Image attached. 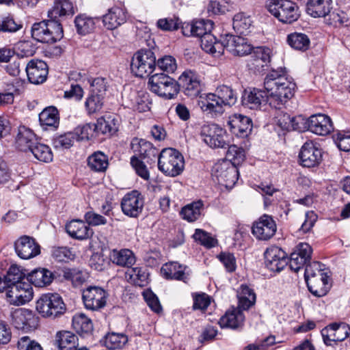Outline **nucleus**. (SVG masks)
<instances>
[{
  "mask_svg": "<svg viewBox=\"0 0 350 350\" xmlns=\"http://www.w3.org/2000/svg\"><path fill=\"white\" fill-rule=\"evenodd\" d=\"M178 85L184 93L191 97L197 96L200 91V79L199 75L194 71L186 70L178 79Z\"/></svg>",
  "mask_w": 350,
  "mask_h": 350,
  "instance_id": "412c9836",
  "label": "nucleus"
},
{
  "mask_svg": "<svg viewBox=\"0 0 350 350\" xmlns=\"http://www.w3.org/2000/svg\"><path fill=\"white\" fill-rule=\"evenodd\" d=\"M79 338L70 331H59L55 336V344L59 350H73L78 346Z\"/></svg>",
  "mask_w": 350,
  "mask_h": 350,
  "instance_id": "79ce46f5",
  "label": "nucleus"
},
{
  "mask_svg": "<svg viewBox=\"0 0 350 350\" xmlns=\"http://www.w3.org/2000/svg\"><path fill=\"white\" fill-rule=\"evenodd\" d=\"M150 90L159 96L171 99L179 92L178 83L172 78L163 73H157L149 78Z\"/></svg>",
  "mask_w": 350,
  "mask_h": 350,
  "instance_id": "0eeeda50",
  "label": "nucleus"
},
{
  "mask_svg": "<svg viewBox=\"0 0 350 350\" xmlns=\"http://www.w3.org/2000/svg\"><path fill=\"white\" fill-rule=\"evenodd\" d=\"M252 24L250 16L243 13H238L233 18V28L241 34H244Z\"/></svg>",
  "mask_w": 350,
  "mask_h": 350,
  "instance_id": "5fc2aeb1",
  "label": "nucleus"
},
{
  "mask_svg": "<svg viewBox=\"0 0 350 350\" xmlns=\"http://www.w3.org/2000/svg\"><path fill=\"white\" fill-rule=\"evenodd\" d=\"M300 164L305 167L318 166L323 160V151L312 141L306 142L301 146L299 154Z\"/></svg>",
  "mask_w": 350,
  "mask_h": 350,
  "instance_id": "f8f14e48",
  "label": "nucleus"
},
{
  "mask_svg": "<svg viewBox=\"0 0 350 350\" xmlns=\"http://www.w3.org/2000/svg\"><path fill=\"white\" fill-rule=\"evenodd\" d=\"M267 10L283 23H292L299 18L298 7L290 0H268Z\"/></svg>",
  "mask_w": 350,
  "mask_h": 350,
  "instance_id": "423d86ee",
  "label": "nucleus"
},
{
  "mask_svg": "<svg viewBox=\"0 0 350 350\" xmlns=\"http://www.w3.org/2000/svg\"><path fill=\"white\" fill-rule=\"evenodd\" d=\"M231 132L237 136H247L252 128V120L241 114H234L230 118L228 122Z\"/></svg>",
  "mask_w": 350,
  "mask_h": 350,
  "instance_id": "b1692460",
  "label": "nucleus"
},
{
  "mask_svg": "<svg viewBox=\"0 0 350 350\" xmlns=\"http://www.w3.org/2000/svg\"><path fill=\"white\" fill-rule=\"evenodd\" d=\"M31 36L38 42L54 43L63 38V28L59 21L49 18L34 23L31 27Z\"/></svg>",
  "mask_w": 350,
  "mask_h": 350,
  "instance_id": "7ed1b4c3",
  "label": "nucleus"
},
{
  "mask_svg": "<svg viewBox=\"0 0 350 350\" xmlns=\"http://www.w3.org/2000/svg\"><path fill=\"white\" fill-rule=\"evenodd\" d=\"M287 42L291 48L297 51H305L309 48L310 40L306 34L294 32L288 35Z\"/></svg>",
  "mask_w": 350,
  "mask_h": 350,
  "instance_id": "49530a36",
  "label": "nucleus"
},
{
  "mask_svg": "<svg viewBox=\"0 0 350 350\" xmlns=\"http://www.w3.org/2000/svg\"><path fill=\"white\" fill-rule=\"evenodd\" d=\"M37 142L36 135L30 129L25 126L18 127L16 144L20 150L25 152L29 150Z\"/></svg>",
  "mask_w": 350,
  "mask_h": 350,
  "instance_id": "473e14b6",
  "label": "nucleus"
},
{
  "mask_svg": "<svg viewBox=\"0 0 350 350\" xmlns=\"http://www.w3.org/2000/svg\"><path fill=\"white\" fill-rule=\"evenodd\" d=\"M110 260L118 266L127 267H132L135 262V256L133 252L129 249L120 250H113L109 254Z\"/></svg>",
  "mask_w": 350,
  "mask_h": 350,
  "instance_id": "c9c22d12",
  "label": "nucleus"
},
{
  "mask_svg": "<svg viewBox=\"0 0 350 350\" xmlns=\"http://www.w3.org/2000/svg\"><path fill=\"white\" fill-rule=\"evenodd\" d=\"M77 141L88 140L92 137L94 133L98 134L94 124H85L77 127L73 131Z\"/></svg>",
  "mask_w": 350,
  "mask_h": 350,
  "instance_id": "6e6d98bb",
  "label": "nucleus"
},
{
  "mask_svg": "<svg viewBox=\"0 0 350 350\" xmlns=\"http://www.w3.org/2000/svg\"><path fill=\"white\" fill-rule=\"evenodd\" d=\"M161 273L167 279H174L187 282L189 279V271L187 266L176 262L165 264L161 269Z\"/></svg>",
  "mask_w": 350,
  "mask_h": 350,
  "instance_id": "a878e982",
  "label": "nucleus"
},
{
  "mask_svg": "<svg viewBox=\"0 0 350 350\" xmlns=\"http://www.w3.org/2000/svg\"><path fill=\"white\" fill-rule=\"evenodd\" d=\"M11 323L18 329L30 332L38 326V318L29 310L17 308L11 312Z\"/></svg>",
  "mask_w": 350,
  "mask_h": 350,
  "instance_id": "ddd939ff",
  "label": "nucleus"
},
{
  "mask_svg": "<svg viewBox=\"0 0 350 350\" xmlns=\"http://www.w3.org/2000/svg\"><path fill=\"white\" fill-rule=\"evenodd\" d=\"M126 276L131 282L139 286H144L147 283L148 273L141 267H130L126 272Z\"/></svg>",
  "mask_w": 350,
  "mask_h": 350,
  "instance_id": "8fccbe9b",
  "label": "nucleus"
},
{
  "mask_svg": "<svg viewBox=\"0 0 350 350\" xmlns=\"http://www.w3.org/2000/svg\"><path fill=\"white\" fill-rule=\"evenodd\" d=\"M76 140L75 133L73 132H68L54 138L53 144L57 149H66L71 147Z\"/></svg>",
  "mask_w": 350,
  "mask_h": 350,
  "instance_id": "13d9d810",
  "label": "nucleus"
},
{
  "mask_svg": "<svg viewBox=\"0 0 350 350\" xmlns=\"http://www.w3.org/2000/svg\"><path fill=\"white\" fill-rule=\"evenodd\" d=\"M323 342L327 346L345 340L350 334V326L345 323H332L321 332Z\"/></svg>",
  "mask_w": 350,
  "mask_h": 350,
  "instance_id": "4468645a",
  "label": "nucleus"
},
{
  "mask_svg": "<svg viewBox=\"0 0 350 350\" xmlns=\"http://www.w3.org/2000/svg\"><path fill=\"white\" fill-rule=\"evenodd\" d=\"M131 147L136 157L146 159L147 163L154 161L157 157V150L152 144L145 139H133Z\"/></svg>",
  "mask_w": 350,
  "mask_h": 350,
  "instance_id": "5701e85b",
  "label": "nucleus"
},
{
  "mask_svg": "<svg viewBox=\"0 0 350 350\" xmlns=\"http://www.w3.org/2000/svg\"><path fill=\"white\" fill-rule=\"evenodd\" d=\"M127 336L122 334L109 333L103 338V345L109 350L120 349L127 342Z\"/></svg>",
  "mask_w": 350,
  "mask_h": 350,
  "instance_id": "09e8293b",
  "label": "nucleus"
},
{
  "mask_svg": "<svg viewBox=\"0 0 350 350\" xmlns=\"http://www.w3.org/2000/svg\"><path fill=\"white\" fill-rule=\"evenodd\" d=\"M143 296L148 306L156 313L162 310V307L157 295L150 290H146L143 293Z\"/></svg>",
  "mask_w": 350,
  "mask_h": 350,
  "instance_id": "69168bd1",
  "label": "nucleus"
},
{
  "mask_svg": "<svg viewBox=\"0 0 350 350\" xmlns=\"http://www.w3.org/2000/svg\"><path fill=\"white\" fill-rule=\"evenodd\" d=\"M267 103H269V97L265 89L245 90L242 96L243 105L251 109H260Z\"/></svg>",
  "mask_w": 350,
  "mask_h": 350,
  "instance_id": "a211bd4d",
  "label": "nucleus"
},
{
  "mask_svg": "<svg viewBox=\"0 0 350 350\" xmlns=\"http://www.w3.org/2000/svg\"><path fill=\"white\" fill-rule=\"evenodd\" d=\"M66 230L72 238L78 240L88 239L93 234L89 226L79 219L72 220L67 224Z\"/></svg>",
  "mask_w": 350,
  "mask_h": 350,
  "instance_id": "2f4dec72",
  "label": "nucleus"
},
{
  "mask_svg": "<svg viewBox=\"0 0 350 350\" xmlns=\"http://www.w3.org/2000/svg\"><path fill=\"white\" fill-rule=\"evenodd\" d=\"M26 273L16 265H12L7 273L5 288L7 301L12 305L21 306L30 301L33 296L30 283L24 282Z\"/></svg>",
  "mask_w": 350,
  "mask_h": 350,
  "instance_id": "f03ea898",
  "label": "nucleus"
},
{
  "mask_svg": "<svg viewBox=\"0 0 350 350\" xmlns=\"http://www.w3.org/2000/svg\"><path fill=\"white\" fill-rule=\"evenodd\" d=\"M131 164L135 169L138 176H139L144 180L149 179L150 174L144 161H142L135 156H133L131 158Z\"/></svg>",
  "mask_w": 350,
  "mask_h": 350,
  "instance_id": "338daca9",
  "label": "nucleus"
},
{
  "mask_svg": "<svg viewBox=\"0 0 350 350\" xmlns=\"http://www.w3.org/2000/svg\"><path fill=\"white\" fill-rule=\"evenodd\" d=\"M107 293L98 286H89L83 290L82 299L85 308L92 311H98L107 304Z\"/></svg>",
  "mask_w": 350,
  "mask_h": 350,
  "instance_id": "1a4fd4ad",
  "label": "nucleus"
},
{
  "mask_svg": "<svg viewBox=\"0 0 350 350\" xmlns=\"http://www.w3.org/2000/svg\"><path fill=\"white\" fill-rule=\"evenodd\" d=\"M335 140L340 150L350 151V131L340 132L336 134Z\"/></svg>",
  "mask_w": 350,
  "mask_h": 350,
  "instance_id": "774afa93",
  "label": "nucleus"
},
{
  "mask_svg": "<svg viewBox=\"0 0 350 350\" xmlns=\"http://www.w3.org/2000/svg\"><path fill=\"white\" fill-rule=\"evenodd\" d=\"M295 83L286 75V68L272 70L265 77L264 88L269 97V105L280 108L294 95Z\"/></svg>",
  "mask_w": 350,
  "mask_h": 350,
  "instance_id": "f257e3e1",
  "label": "nucleus"
},
{
  "mask_svg": "<svg viewBox=\"0 0 350 350\" xmlns=\"http://www.w3.org/2000/svg\"><path fill=\"white\" fill-rule=\"evenodd\" d=\"M17 349L18 350H43L38 342L27 336H21L18 338Z\"/></svg>",
  "mask_w": 350,
  "mask_h": 350,
  "instance_id": "680f3d73",
  "label": "nucleus"
},
{
  "mask_svg": "<svg viewBox=\"0 0 350 350\" xmlns=\"http://www.w3.org/2000/svg\"><path fill=\"white\" fill-rule=\"evenodd\" d=\"M126 21L125 11L119 7H113L108 10L103 16L104 26L108 29H114Z\"/></svg>",
  "mask_w": 350,
  "mask_h": 350,
  "instance_id": "c85d7f7f",
  "label": "nucleus"
},
{
  "mask_svg": "<svg viewBox=\"0 0 350 350\" xmlns=\"http://www.w3.org/2000/svg\"><path fill=\"white\" fill-rule=\"evenodd\" d=\"M22 26L15 22L10 16H3L0 19V32L13 33L19 30Z\"/></svg>",
  "mask_w": 350,
  "mask_h": 350,
  "instance_id": "e2e57ef3",
  "label": "nucleus"
},
{
  "mask_svg": "<svg viewBox=\"0 0 350 350\" xmlns=\"http://www.w3.org/2000/svg\"><path fill=\"white\" fill-rule=\"evenodd\" d=\"M214 94L224 107L232 106L236 103L237 100V94L230 87L227 85L219 86Z\"/></svg>",
  "mask_w": 350,
  "mask_h": 350,
  "instance_id": "a18cd8bd",
  "label": "nucleus"
},
{
  "mask_svg": "<svg viewBox=\"0 0 350 350\" xmlns=\"http://www.w3.org/2000/svg\"><path fill=\"white\" fill-rule=\"evenodd\" d=\"M252 57L254 59V67L260 70V68L267 66L271 62L272 51L266 46H258L254 48L251 52Z\"/></svg>",
  "mask_w": 350,
  "mask_h": 350,
  "instance_id": "a19ab883",
  "label": "nucleus"
},
{
  "mask_svg": "<svg viewBox=\"0 0 350 350\" xmlns=\"http://www.w3.org/2000/svg\"><path fill=\"white\" fill-rule=\"evenodd\" d=\"M202 207V201L193 202L184 206L180 211V215L183 219L189 222L194 221L200 216Z\"/></svg>",
  "mask_w": 350,
  "mask_h": 350,
  "instance_id": "de8ad7c7",
  "label": "nucleus"
},
{
  "mask_svg": "<svg viewBox=\"0 0 350 350\" xmlns=\"http://www.w3.org/2000/svg\"><path fill=\"white\" fill-rule=\"evenodd\" d=\"M264 255L265 265L270 271L280 272L288 264L286 252L278 247L267 248Z\"/></svg>",
  "mask_w": 350,
  "mask_h": 350,
  "instance_id": "f3484780",
  "label": "nucleus"
},
{
  "mask_svg": "<svg viewBox=\"0 0 350 350\" xmlns=\"http://www.w3.org/2000/svg\"><path fill=\"white\" fill-rule=\"evenodd\" d=\"M25 278L30 284L38 287L49 285L53 280V273L46 269H37L29 273Z\"/></svg>",
  "mask_w": 350,
  "mask_h": 350,
  "instance_id": "58836bf2",
  "label": "nucleus"
},
{
  "mask_svg": "<svg viewBox=\"0 0 350 350\" xmlns=\"http://www.w3.org/2000/svg\"><path fill=\"white\" fill-rule=\"evenodd\" d=\"M156 65L160 70L168 73H173L177 68L176 61L171 55H165L159 59Z\"/></svg>",
  "mask_w": 350,
  "mask_h": 350,
  "instance_id": "052dcab7",
  "label": "nucleus"
},
{
  "mask_svg": "<svg viewBox=\"0 0 350 350\" xmlns=\"http://www.w3.org/2000/svg\"><path fill=\"white\" fill-rule=\"evenodd\" d=\"M144 200L141 193L135 190L132 191L122 198L121 208L124 215L131 217H137L142 213Z\"/></svg>",
  "mask_w": 350,
  "mask_h": 350,
  "instance_id": "2eb2a0df",
  "label": "nucleus"
},
{
  "mask_svg": "<svg viewBox=\"0 0 350 350\" xmlns=\"http://www.w3.org/2000/svg\"><path fill=\"white\" fill-rule=\"evenodd\" d=\"M239 308L246 310L254 305L256 302V294L254 291L247 285L242 284L238 292Z\"/></svg>",
  "mask_w": 350,
  "mask_h": 350,
  "instance_id": "c03bdc74",
  "label": "nucleus"
},
{
  "mask_svg": "<svg viewBox=\"0 0 350 350\" xmlns=\"http://www.w3.org/2000/svg\"><path fill=\"white\" fill-rule=\"evenodd\" d=\"M17 255L22 259L32 258L40 253V245L29 236L20 237L14 243Z\"/></svg>",
  "mask_w": 350,
  "mask_h": 350,
  "instance_id": "6ab92c4d",
  "label": "nucleus"
},
{
  "mask_svg": "<svg viewBox=\"0 0 350 350\" xmlns=\"http://www.w3.org/2000/svg\"><path fill=\"white\" fill-rule=\"evenodd\" d=\"M72 325L75 332L82 337L91 335L93 331L92 320L83 313H77L73 316Z\"/></svg>",
  "mask_w": 350,
  "mask_h": 350,
  "instance_id": "e433bc0d",
  "label": "nucleus"
},
{
  "mask_svg": "<svg viewBox=\"0 0 350 350\" xmlns=\"http://www.w3.org/2000/svg\"><path fill=\"white\" fill-rule=\"evenodd\" d=\"M39 121L41 126L46 129L47 127L57 128L59 125L57 109L55 107H48L39 114Z\"/></svg>",
  "mask_w": 350,
  "mask_h": 350,
  "instance_id": "37998d69",
  "label": "nucleus"
},
{
  "mask_svg": "<svg viewBox=\"0 0 350 350\" xmlns=\"http://www.w3.org/2000/svg\"><path fill=\"white\" fill-rule=\"evenodd\" d=\"M156 67V57L150 49H141L133 55L131 68L137 77L148 76Z\"/></svg>",
  "mask_w": 350,
  "mask_h": 350,
  "instance_id": "6e6552de",
  "label": "nucleus"
},
{
  "mask_svg": "<svg viewBox=\"0 0 350 350\" xmlns=\"http://www.w3.org/2000/svg\"><path fill=\"white\" fill-rule=\"evenodd\" d=\"M183 155L174 148L163 149L158 158V167L163 174L170 176L179 175L184 169Z\"/></svg>",
  "mask_w": 350,
  "mask_h": 350,
  "instance_id": "39448f33",
  "label": "nucleus"
},
{
  "mask_svg": "<svg viewBox=\"0 0 350 350\" xmlns=\"http://www.w3.org/2000/svg\"><path fill=\"white\" fill-rule=\"evenodd\" d=\"M36 310L44 318L54 319L66 312V305L57 293L42 294L36 301Z\"/></svg>",
  "mask_w": 350,
  "mask_h": 350,
  "instance_id": "20e7f679",
  "label": "nucleus"
},
{
  "mask_svg": "<svg viewBox=\"0 0 350 350\" xmlns=\"http://www.w3.org/2000/svg\"><path fill=\"white\" fill-rule=\"evenodd\" d=\"M230 52L234 55L243 56L251 53L252 47L248 44L245 38L228 35L224 40V49Z\"/></svg>",
  "mask_w": 350,
  "mask_h": 350,
  "instance_id": "4be33fe9",
  "label": "nucleus"
},
{
  "mask_svg": "<svg viewBox=\"0 0 350 350\" xmlns=\"http://www.w3.org/2000/svg\"><path fill=\"white\" fill-rule=\"evenodd\" d=\"M89 167L96 172H103L108 166V159L105 154L100 152H95L89 157Z\"/></svg>",
  "mask_w": 350,
  "mask_h": 350,
  "instance_id": "603ef678",
  "label": "nucleus"
},
{
  "mask_svg": "<svg viewBox=\"0 0 350 350\" xmlns=\"http://www.w3.org/2000/svg\"><path fill=\"white\" fill-rule=\"evenodd\" d=\"M98 134H110L116 133L118 130L119 120L114 114H107L98 118L96 123L94 124Z\"/></svg>",
  "mask_w": 350,
  "mask_h": 350,
  "instance_id": "72a5a7b5",
  "label": "nucleus"
},
{
  "mask_svg": "<svg viewBox=\"0 0 350 350\" xmlns=\"http://www.w3.org/2000/svg\"><path fill=\"white\" fill-rule=\"evenodd\" d=\"M193 239L200 242L202 245L206 247L215 246L216 240L213 239L208 232L201 229H196L193 235Z\"/></svg>",
  "mask_w": 350,
  "mask_h": 350,
  "instance_id": "0e129e2a",
  "label": "nucleus"
},
{
  "mask_svg": "<svg viewBox=\"0 0 350 350\" xmlns=\"http://www.w3.org/2000/svg\"><path fill=\"white\" fill-rule=\"evenodd\" d=\"M75 12L73 3L70 0H55L53 8L48 11V17L57 21L58 17L72 16Z\"/></svg>",
  "mask_w": 350,
  "mask_h": 350,
  "instance_id": "f704fd0d",
  "label": "nucleus"
},
{
  "mask_svg": "<svg viewBox=\"0 0 350 350\" xmlns=\"http://www.w3.org/2000/svg\"><path fill=\"white\" fill-rule=\"evenodd\" d=\"M98 21V18H93L85 14L77 15L75 18V26L77 32L81 36L93 32L96 28V23Z\"/></svg>",
  "mask_w": 350,
  "mask_h": 350,
  "instance_id": "4c0bfd02",
  "label": "nucleus"
},
{
  "mask_svg": "<svg viewBox=\"0 0 350 350\" xmlns=\"http://www.w3.org/2000/svg\"><path fill=\"white\" fill-rule=\"evenodd\" d=\"M212 176L226 187H232L238 180V170L228 161H219L212 170Z\"/></svg>",
  "mask_w": 350,
  "mask_h": 350,
  "instance_id": "9d476101",
  "label": "nucleus"
},
{
  "mask_svg": "<svg viewBox=\"0 0 350 350\" xmlns=\"http://www.w3.org/2000/svg\"><path fill=\"white\" fill-rule=\"evenodd\" d=\"M29 81L33 84H40L46 79L49 68L47 64L42 60L31 59L25 67Z\"/></svg>",
  "mask_w": 350,
  "mask_h": 350,
  "instance_id": "aec40b11",
  "label": "nucleus"
},
{
  "mask_svg": "<svg viewBox=\"0 0 350 350\" xmlns=\"http://www.w3.org/2000/svg\"><path fill=\"white\" fill-rule=\"evenodd\" d=\"M29 151L33 154L36 159L40 161L49 163L53 160L52 151L51 148L45 144L37 142Z\"/></svg>",
  "mask_w": 350,
  "mask_h": 350,
  "instance_id": "3c124183",
  "label": "nucleus"
},
{
  "mask_svg": "<svg viewBox=\"0 0 350 350\" xmlns=\"http://www.w3.org/2000/svg\"><path fill=\"white\" fill-rule=\"evenodd\" d=\"M309 131L319 135H326L333 130L330 118L324 114H315L309 118Z\"/></svg>",
  "mask_w": 350,
  "mask_h": 350,
  "instance_id": "393cba45",
  "label": "nucleus"
},
{
  "mask_svg": "<svg viewBox=\"0 0 350 350\" xmlns=\"http://www.w3.org/2000/svg\"><path fill=\"white\" fill-rule=\"evenodd\" d=\"M227 146L228 150L226 154V159L225 161H230L234 166L241 164L245 159L244 150L236 145H228Z\"/></svg>",
  "mask_w": 350,
  "mask_h": 350,
  "instance_id": "864d4df0",
  "label": "nucleus"
},
{
  "mask_svg": "<svg viewBox=\"0 0 350 350\" xmlns=\"http://www.w3.org/2000/svg\"><path fill=\"white\" fill-rule=\"evenodd\" d=\"M213 28V22L211 20H200L186 24L183 27V32L186 36H192L200 38V39Z\"/></svg>",
  "mask_w": 350,
  "mask_h": 350,
  "instance_id": "cd10ccee",
  "label": "nucleus"
},
{
  "mask_svg": "<svg viewBox=\"0 0 350 350\" xmlns=\"http://www.w3.org/2000/svg\"><path fill=\"white\" fill-rule=\"evenodd\" d=\"M198 105L204 112L208 113L221 114L224 111V106L214 93L201 95Z\"/></svg>",
  "mask_w": 350,
  "mask_h": 350,
  "instance_id": "c756f323",
  "label": "nucleus"
},
{
  "mask_svg": "<svg viewBox=\"0 0 350 350\" xmlns=\"http://www.w3.org/2000/svg\"><path fill=\"white\" fill-rule=\"evenodd\" d=\"M276 229V224L273 218L264 215L253 224L252 232L256 239L266 241L275 234Z\"/></svg>",
  "mask_w": 350,
  "mask_h": 350,
  "instance_id": "dca6fc26",
  "label": "nucleus"
},
{
  "mask_svg": "<svg viewBox=\"0 0 350 350\" xmlns=\"http://www.w3.org/2000/svg\"><path fill=\"white\" fill-rule=\"evenodd\" d=\"M324 267V265L317 261H314L306 265L304 273L305 280H308L317 277V275L326 273L327 272L325 271Z\"/></svg>",
  "mask_w": 350,
  "mask_h": 350,
  "instance_id": "bf43d9fd",
  "label": "nucleus"
},
{
  "mask_svg": "<svg viewBox=\"0 0 350 350\" xmlns=\"http://www.w3.org/2000/svg\"><path fill=\"white\" fill-rule=\"evenodd\" d=\"M103 97L90 94L85 102V107L88 114L92 115L100 111L103 108Z\"/></svg>",
  "mask_w": 350,
  "mask_h": 350,
  "instance_id": "4d7b16f0",
  "label": "nucleus"
},
{
  "mask_svg": "<svg viewBox=\"0 0 350 350\" xmlns=\"http://www.w3.org/2000/svg\"><path fill=\"white\" fill-rule=\"evenodd\" d=\"M200 42L202 49L215 57H219L224 53V42L217 41L211 32L202 36Z\"/></svg>",
  "mask_w": 350,
  "mask_h": 350,
  "instance_id": "ea45409f",
  "label": "nucleus"
},
{
  "mask_svg": "<svg viewBox=\"0 0 350 350\" xmlns=\"http://www.w3.org/2000/svg\"><path fill=\"white\" fill-rule=\"evenodd\" d=\"M244 320L245 316L242 309L233 308L227 310L220 318L219 324L221 328L236 329L243 326Z\"/></svg>",
  "mask_w": 350,
  "mask_h": 350,
  "instance_id": "bb28decb",
  "label": "nucleus"
},
{
  "mask_svg": "<svg viewBox=\"0 0 350 350\" xmlns=\"http://www.w3.org/2000/svg\"><path fill=\"white\" fill-rule=\"evenodd\" d=\"M201 135L203 141L211 148H226V131L215 124H206L202 127Z\"/></svg>",
  "mask_w": 350,
  "mask_h": 350,
  "instance_id": "9b49d317",
  "label": "nucleus"
},
{
  "mask_svg": "<svg viewBox=\"0 0 350 350\" xmlns=\"http://www.w3.org/2000/svg\"><path fill=\"white\" fill-rule=\"evenodd\" d=\"M327 273H323L321 275H317L314 278L306 280L307 286L310 292L317 297L325 295L330 288L328 282Z\"/></svg>",
  "mask_w": 350,
  "mask_h": 350,
  "instance_id": "7c9ffc66",
  "label": "nucleus"
}]
</instances>
